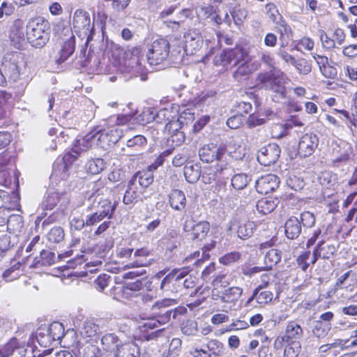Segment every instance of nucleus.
<instances>
[{"label":"nucleus","instance_id":"nucleus-1","mask_svg":"<svg viewBox=\"0 0 357 357\" xmlns=\"http://www.w3.org/2000/svg\"><path fill=\"white\" fill-rule=\"evenodd\" d=\"M94 137V131L86 134L84 137L77 139L73 146L72 151L64 155L62 160L55 162L53 171L50 176L52 183H55L59 187L65 185L66 181L70 177V166L68 162L75 160L77 155L82 151L96 146Z\"/></svg>","mask_w":357,"mask_h":357},{"label":"nucleus","instance_id":"nucleus-2","mask_svg":"<svg viewBox=\"0 0 357 357\" xmlns=\"http://www.w3.org/2000/svg\"><path fill=\"white\" fill-rule=\"evenodd\" d=\"M144 53L139 47H135L123 52V57L120 59V70L130 77H140L142 81L147 79V69L142 63Z\"/></svg>","mask_w":357,"mask_h":357},{"label":"nucleus","instance_id":"nucleus-3","mask_svg":"<svg viewBox=\"0 0 357 357\" xmlns=\"http://www.w3.org/2000/svg\"><path fill=\"white\" fill-rule=\"evenodd\" d=\"M50 24L43 17H37L27 25V39L36 48L44 47L50 39Z\"/></svg>","mask_w":357,"mask_h":357},{"label":"nucleus","instance_id":"nucleus-4","mask_svg":"<svg viewBox=\"0 0 357 357\" xmlns=\"http://www.w3.org/2000/svg\"><path fill=\"white\" fill-rule=\"evenodd\" d=\"M227 150L225 146H217L213 143L204 145L199 151V155L202 162H213L217 161L215 166L216 172H222L228 169Z\"/></svg>","mask_w":357,"mask_h":357},{"label":"nucleus","instance_id":"nucleus-5","mask_svg":"<svg viewBox=\"0 0 357 357\" xmlns=\"http://www.w3.org/2000/svg\"><path fill=\"white\" fill-rule=\"evenodd\" d=\"M59 50L55 55V62L61 64L65 62L74 52L75 38L72 29L68 26L63 28L58 39Z\"/></svg>","mask_w":357,"mask_h":357},{"label":"nucleus","instance_id":"nucleus-6","mask_svg":"<svg viewBox=\"0 0 357 357\" xmlns=\"http://www.w3.org/2000/svg\"><path fill=\"white\" fill-rule=\"evenodd\" d=\"M170 45L166 38L154 40L146 52L147 62L151 66H158L165 61L169 54Z\"/></svg>","mask_w":357,"mask_h":357},{"label":"nucleus","instance_id":"nucleus-7","mask_svg":"<svg viewBox=\"0 0 357 357\" xmlns=\"http://www.w3.org/2000/svg\"><path fill=\"white\" fill-rule=\"evenodd\" d=\"M225 275H218L213 281L214 288L211 292V298L213 300H220L223 303H234L236 301L242 294L243 290L238 287H229L225 290L218 289L219 286H222Z\"/></svg>","mask_w":357,"mask_h":357},{"label":"nucleus","instance_id":"nucleus-8","mask_svg":"<svg viewBox=\"0 0 357 357\" xmlns=\"http://www.w3.org/2000/svg\"><path fill=\"white\" fill-rule=\"evenodd\" d=\"M248 57L246 50L241 47H236L233 49H228L217 54L213 59V63L215 66L227 67L229 65L236 66Z\"/></svg>","mask_w":357,"mask_h":357},{"label":"nucleus","instance_id":"nucleus-9","mask_svg":"<svg viewBox=\"0 0 357 357\" xmlns=\"http://www.w3.org/2000/svg\"><path fill=\"white\" fill-rule=\"evenodd\" d=\"M303 336L302 327L296 321H291L287 323L284 333L278 336L274 341L273 347L276 350H280L285 342H300L299 340Z\"/></svg>","mask_w":357,"mask_h":357},{"label":"nucleus","instance_id":"nucleus-10","mask_svg":"<svg viewBox=\"0 0 357 357\" xmlns=\"http://www.w3.org/2000/svg\"><path fill=\"white\" fill-rule=\"evenodd\" d=\"M73 28L79 35L87 37V41L92 38L94 26L91 23L89 14L83 10H77L73 15Z\"/></svg>","mask_w":357,"mask_h":357},{"label":"nucleus","instance_id":"nucleus-11","mask_svg":"<svg viewBox=\"0 0 357 357\" xmlns=\"http://www.w3.org/2000/svg\"><path fill=\"white\" fill-rule=\"evenodd\" d=\"M259 79L264 86L271 90L272 98L274 102H280L286 96L287 89L281 81L273 77L272 74L266 73L259 75Z\"/></svg>","mask_w":357,"mask_h":357},{"label":"nucleus","instance_id":"nucleus-12","mask_svg":"<svg viewBox=\"0 0 357 357\" xmlns=\"http://www.w3.org/2000/svg\"><path fill=\"white\" fill-rule=\"evenodd\" d=\"M70 203V199L66 193L59 192L57 189L56 191L50 192L45 197L43 201L40 205L42 211H51L58 204L59 208L61 211H64Z\"/></svg>","mask_w":357,"mask_h":357},{"label":"nucleus","instance_id":"nucleus-13","mask_svg":"<svg viewBox=\"0 0 357 357\" xmlns=\"http://www.w3.org/2000/svg\"><path fill=\"white\" fill-rule=\"evenodd\" d=\"M122 135L121 130L119 128L111 129L108 126L107 129L94 132L96 146L103 149H107L111 144L116 143Z\"/></svg>","mask_w":357,"mask_h":357},{"label":"nucleus","instance_id":"nucleus-14","mask_svg":"<svg viewBox=\"0 0 357 357\" xmlns=\"http://www.w3.org/2000/svg\"><path fill=\"white\" fill-rule=\"evenodd\" d=\"M5 68V73L10 78L16 81L25 68V62L23 55L20 52H15L10 55L9 61H5L3 63Z\"/></svg>","mask_w":357,"mask_h":357},{"label":"nucleus","instance_id":"nucleus-15","mask_svg":"<svg viewBox=\"0 0 357 357\" xmlns=\"http://www.w3.org/2000/svg\"><path fill=\"white\" fill-rule=\"evenodd\" d=\"M183 231L190 233L193 240L204 239L210 231V224L207 221H199L196 223L192 220H187L183 224Z\"/></svg>","mask_w":357,"mask_h":357},{"label":"nucleus","instance_id":"nucleus-16","mask_svg":"<svg viewBox=\"0 0 357 357\" xmlns=\"http://www.w3.org/2000/svg\"><path fill=\"white\" fill-rule=\"evenodd\" d=\"M280 149L276 144H269L262 147L257 154V160L264 166L274 164L279 158Z\"/></svg>","mask_w":357,"mask_h":357},{"label":"nucleus","instance_id":"nucleus-17","mask_svg":"<svg viewBox=\"0 0 357 357\" xmlns=\"http://www.w3.org/2000/svg\"><path fill=\"white\" fill-rule=\"evenodd\" d=\"M319 144V138L317 135L310 132L303 135L298 142V152L302 157L311 155Z\"/></svg>","mask_w":357,"mask_h":357},{"label":"nucleus","instance_id":"nucleus-18","mask_svg":"<svg viewBox=\"0 0 357 357\" xmlns=\"http://www.w3.org/2000/svg\"><path fill=\"white\" fill-rule=\"evenodd\" d=\"M280 184L279 178L272 174L260 176L255 183L257 191L260 194H268L274 191Z\"/></svg>","mask_w":357,"mask_h":357},{"label":"nucleus","instance_id":"nucleus-19","mask_svg":"<svg viewBox=\"0 0 357 357\" xmlns=\"http://www.w3.org/2000/svg\"><path fill=\"white\" fill-rule=\"evenodd\" d=\"M132 103H128L127 109H130V112H128L126 109H123V114L110 116L107 121V126L110 127L111 129H114L117 128L116 126H123L132 121L135 122L136 110L132 108Z\"/></svg>","mask_w":357,"mask_h":357},{"label":"nucleus","instance_id":"nucleus-20","mask_svg":"<svg viewBox=\"0 0 357 357\" xmlns=\"http://www.w3.org/2000/svg\"><path fill=\"white\" fill-rule=\"evenodd\" d=\"M184 51L186 54H194L202 46V38L195 30H190L183 36Z\"/></svg>","mask_w":357,"mask_h":357},{"label":"nucleus","instance_id":"nucleus-21","mask_svg":"<svg viewBox=\"0 0 357 357\" xmlns=\"http://www.w3.org/2000/svg\"><path fill=\"white\" fill-rule=\"evenodd\" d=\"M237 227L236 233L238 238L241 239L249 238L253 234L256 229L257 225L252 221L240 222L236 219L233 220L230 222L229 230H234Z\"/></svg>","mask_w":357,"mask_h":357},{"label":"nucleus","instance_id":"nucleus-22","mask_svg":"<svg viewBox=\"0 0 357 357\" xmlns=\"http://www.w3.org/2000/svg\"><path fill=\"white\" fill-rule=\"evenodd\" d=\"M266 12L268 17L275 24H278L282 28L280 29V38H282L284 34H287L290 31L289 26L287 23L282 20V15L280 14L276 6L274 3H269L266 5Z\"/></svg>","mask_w":357,"mask_h":357},{"label":"nucleus","instance_id":"nucleus-23","mask_svg":"<svg viewBox=\"0 0 357 357\" xmlns=\"http://www.w3.org/2000/svg\"><path fill=\"white\" fill-rule=\"evenodd\" d=\"M336 283L337 287L344 288L345 291L350 293L357 287V274L352 271H349L340 275Z\"/></svg>","mask_w":357,"mask_h":357},{"label":"nucleus","instance_id":"nucleus-24","mask_svg":"<svg viewBox=\"0 0 357 357\" xmlns=\"http://www.w3.org/2000/svg\"><path fill=\"white\" fill-rule=\"evenodd\" d=\"M150 252L146 248L137 249L134 254L135 260L128 264L126 267L128 268L135 267H143L151 265L153 259H149Z\"/></svg>","mask_w":357,"mask_h":357},{"label":"nucleus","instance_id":"nucleus-25","mask_svg":"<svg viewBox=\"0 0 357 357\" xmlns=\"http://www.w3.org/2000/svg\"><path fill=\"white\" fill-rule=\"evenodd\" d=\"M172 313V310H167L163 314L158 316L157 317L147 318L144 319V321L140 327H142L145 332L146 329H153L165 324L169 321Z\"/></svg>","mask_w":357,"mask_h":357},{"label":"nucleus","instance_id":"nucleus-26","mask_svg":"<svg viewBox=\"0 0 357 357\" xmlns=\"http://www.w3.org/2000/svg\"><path fill=\"white\" fill-rule=\"evenodd\" d=\"M169 202L173 209L178 211L184 210L186 206V197L184 192L178 189L173 190L169 195Z\"/></svg>","mask_w":357,"mask_h":357},{"label":"nucleus","instance_id":"nucleus-27","mask_svg":"<svg viewBox=\"0 0 357 357\" xmlns=\"http://www.w3.org/2000/svg\"><path fill=\"white\" fill-rule=\"evenodd\" d=\"M284 231L285 235L288 238H297L301 233V225L300 220L296 217L289 218L286 221Z\"/></svg>","mask_w":357,"mask_h":357},{"label":"nucleus","instance_id":"nucleus-28","mask_svg":"<svg viewBox=\"0 0 357 357\" xmlns=\"http://www.w3.org/2000/svg\"><path fill=\"white\" fill-rule=\"evenodd\" d=\"M138 346L134 342L122 344L114 354V357H139Z\"/></svg>","mask_w":357,"mask_h":357},{"label":"nucleus","instance_id":"nucleus-29","mask_svg":"<svg viewBox=\"0 0 357 357\" xmlns=\"http://www.w3.org/2000/svg\"><path fill=\"white\" fill-rule=\"evenodd\" d=\"M101 344L105 351L114 354L122 343L115 334L107 333L102 337Z\"/></svg>","mask_w":357,"mask_h":357},{"label":"nucleus","instance_id":"nucleus-30","mask_svg":"<svg viewBox=\"0 0 357 357\" xmlns=\"http://www.w3.org/2000/svg\"><path fill=\"white\" fill-rule=\"evenodd\" d=\"M278 200L272 197H264L256 204V209L261 215H268L273 212L278 206Z\"/></svg>","mask_w":357,"mask_h":357},{"label":"nucleus","instance_id":"nucleus-31","mask_svg":"<svg viewBox=\"0 0 357 357\" xmlns=\"http://www.w3.org/2000/svg\"><path fill=\"white\" fill-rule=\"evenodd\" d=\"M116 202H112L108 199L100 198L98 200L96 211L100 213V216H104L108 219H111L116 208Z\"/></svg>","mask_w":357,"mask_h":357},{"label":"nucleus","instance_id":"nucleus-32","mask_svg":"<svg viewBox=\"0 0 357 357\" xmlns=\"http://www.w3.org/2000/svg\"><path fill=\"white\" fill-rule=\"evenodd\" d=\"M153 174L150 171H139L130 179L132 183L137 184L142 188H148L153 181Z\"/></svg>","mask_w":357,"mask_h":357},{"label":"nucleus","instance_id":"nucleus-33","mask_svg":"<svg viewBox=\"0 0 357 357\" xmlns=\"http://www.w3.org/2000/svg\"><path fill=\"white\" fill-rule=\"evenodd\" d=\"M261 289H263V286L259 285V287L255 289L252 296L248 300V303L255 299L259 304L265 305L273 300V294L267 290L260 291Z\"/></svg>","mask_w":357,"mask_h":357},{"label":"nucleus","instance_id":"nucleus-34","mask_svg":"<svg viewBox=\"0 0 357 357\" xmlns=\"http://www.w3.org/2000/svg\"><path fill=\"white\" fill-rule=\"evenodd\" d=\"M100 333V327L93 319H86L80 328L81 335L86 337H93Z\"/></svg>","mask_w":357,"mask_h":357},{"label":"nucleus","instance_id":"nucleus-35","mask_svg":"<svg viewBox=\"0 0 357 357\" xmlns=\"http://www.w3.org/2000/svg\"><path fill=\"white\" fill-rule=\"evenodd\" d=\"M281 260V252L277 249L271 248L265 253L264 258V269H271Z\"/></svg>","mask_w":357,"mask_h":357},{"label":"nucleus","instance_id":"nucleus-36","mask_svg":"<svg viewBox=\"0 0 357 357\" xmlns=\"http://www.w3.org/2000/svg\"><path fill=\"white\" fill-rule=\"evenodd\" d=\"M248 57L245 60L242 61L243 63L234 73L233 76L238 82L246 79L248 76L255 70L253 66L248 62Z\"/></svg>","mask_w":357,"mask_h":357},{"label":"nucleus","instance_id":"nucleus-37","mask_svg":"<svg viewBox=\"0 0 357 357\" xmlns=\"http://www.w3.org/2000/svg\"><path fill=\"white\" fill-rule=\"evenodd\" d=\"M140 194L141 192L139 190L137 185L135 183H132V181L130 180L125 192L123 202L125 204L135 203L140 198Z\"/></svg>","mask_w":357,"mask_h":357},{"label":"nucleus","instance_id":"nucleus-38","mask_svg":"<svg viewBox=\"0 0 357 357\" xmlns=\"http://www.w3.org/2000/svg\"><path fill=\"white\" fill-rule=\"evenodd\" d=\"M192 15V10L188 8L182 9L176 13L174 18L169 22L167 26L173 29H177L181 24H182L186 19L190 17Z\"/></svg>","mask_w":357,"mask_h":357},{"label":"nucleus","instance_id":"nucleus-39","mask_svg":"<svg viewBox=\"0 0 357 357\" xmlns=\"http://www.w3.org/2000/svg\"><path fill=\"white\" fill-rule=\"evenodd\" d=\"M10 38L13 41L16 40L17 43H20L21 41L24 40V22L22 20L17 19L13 22Z\"/></svg>","mask_w":357,"mask_h":357},{"label":"nucleus","instance_id":"nucleus-40","mask_svg":"<svg viewBox=\"0 0 357 357\" xmlns=\"http://www.w3.org/2000/svg\"><path fill=\"white\" fill-rule=\"evenodd\" d=\"M147 144L146 139L141 135H137L128 139L126 142V145L128 148L132 149L137 151L135 155H140L139 153L144 149Z\"/></svg>","mask_w":357,"mask_h":357},{"label":"nucleus","instance_id":"nucleus-41","mask_svg":"<svg viewBox=\"0 0 357 357\" xmlns=\"http://www.w3.org/2000/svg\"><path fill=\"white\" fill-rule=\"evenodd\" d=\"M106 167V163L102 158H91L86 165V171L91 174H98Z\"/></svg>","mask_w":357,"mask_h":357},{"label":"nucleus","instance_id":"nucleus-42","mask_svg":"<svg viewBox=\"0 0 357 357\" xmlns=\"http://www.w3.org/2000/svg\"><path fill=\"white\" fill-rule=\"evenodd\" d=\"M22 264L17 262L11 267L5 270L2 274V278L6 282H12L17 279L22 273Z\"/></svg>","mask_w":357,"mask_h":357},{"label":"nucleus","instance_id":"nucleus-43","mask_svg":"<svg viewBox=\"0 0 357 357\" xmlns=\"http://www.w3.org/2000/svg\"><path fill=\"white\" fill-rule=\"evenodd\" d=\"M153 121H155V109L151 107L145 109L140 115L135 116V122L140 125H145Z\"/></svg>","mask_w":357,"mask_h":357},{"label":"nucleus","instance_id":"nucleus-44","mask_svg":"<svg viewBox=\"0 0 357 357\" xmlns=\"http://www.w3.org/2000/svg\"><path fill=\"white\" fill-rule=\"evenodd\" d=\"M79 356L80 357H100L101 351L95 344H87L79 348Z\"/></svg>","mask_w":357,"mask_h":357},{"label":"nucleus","instance_id":"nucleus-45","mask_svg":"<svg viewBox=\"0 0 357 357\" xmlns=\"http://www.w3.org/2000/svg\"><path fill=\"white\" fill-rule=\"evenodd\" d=\"M335 252V246L322 242L319 243L317 248L314 250V255L324 259H329Z\"/></svg>","mask_w":357,"mask_h":357},{"label":"nucleus","instance_id":"nucleus-46","mask_svg":"<svg viewBox=\"0 0 357 357\" xmlns=\"http://www.w3.org/2000/svg\"><path fill=\"white\" fill-rule=\"evenodd\" d=\"M317 256L313 253L311 255L310 251H305L297 259L298 266L303 271H306L310 264H314L317 261Z\"/></svg>","mask_w":357,"mask_h":357},{"label":"nucleus","instance_id":"nucleus-47","mask_svg":"<svg viewBox=\"0 0 357 357\" xmlns=\"http://www.w3.org/2000/svg\"><path fill=\"white\" fill-rule=\"evenodd\" d=\"M36 338L38 344L44 347L50 346L54 342L46 328H40L36 332Z\"/></svg>","mask_w":357,"mask_h":357},{"label":"nucleus","instance_id":"nucleus-48","mask_svg":"<svg viewBox=\"0 0 357 357\" xmlns=\"http://www.w3.org/2000/svg\"><path fill=\"white\" fill-rule=\"evenodd\" d=\"M293 127L291 122L284 124H275L271 128V135L273 138L280 139L287 135L288 130Z\"/></svg>","mask_w":357,"mask_h":357},{"label":"nucleus","instance_id":"nucleus-49","mask_svg":"<svg viewBox=\"0 0 357 357\" xmlns=\"http://www.w3.org/2000/svg\"><path fill=\"white\" fill-rule=\"evenodd\" d=\"M331 325L330 323L324 322L322 321H315L314 328L312 329L313 335L318 338L326 337L331 331Z\"/></svg>","mask_w":357,"mask_h":357},{"label":"nucleus","instance_id":"nucleus-50","mask_svg":"<svg viewBox=\"0 0 357 357\" xmlns=\"http://www.w3.org/2000/svg\"><path fill=\"white\" fill-rule=\"evenodd\" d=\"M175 116V112H173L172 107L169 108L165 107L159 111L155 110V121L158 123H167Z\"/></svg>","mask_w":357,"mask_h":357},{"label":"nucleus","instance_id":"nucleus-51","mask_svg":"<svg viewBox=\"0 0 357 357\" xmlns=\"http://www.w3.org/2000/svg\"><path fill=\"white\" fill-rule=\"evenodd\" d=\"M46 328L54 341L59 340L64 336V327L60 322H53Z\"/></svg>","mask_w":357,"mask_h":357},{"label":"nucleus","instance_id":"nucleus-52","mask_svg":"<svg viewBox=\"0 0 357 357\" xmlns=\"http://www.w3.org/2000/svg\"><path fill=\"white\" fill-rule=\"evenodd\" d=\"M250 181V178L249 176L243 173L235 174L231 178V185L236 190L244 189Z\"/></svg>","mask_w":357,"mask_h":357},{"label":"nucleus","instance_id":"nucleus-53","mask_svg":"<svg viewBox=\"0 0 357 357\" xmlns=\"http://www.w3.org/2000/svg\"><path fill=\"white\" fill-rule=\"evenodd\" d=\"M184 176L190 183L197 182L200 177V171L197 166L186 165L184 167Z\"/></svg>","mask_w":357,"mask_h":357},{"label":"nucleus","instance_id":"nucleus-54","mask_svg":"<svg viewBox=\"0 0 357 357\" xmlns=\"http://www.w3.org/2000/svg\"><path fill=\"white\" fill-rule=\"evenodd\" d=\"M18 344V340L16 338H13L6 344L0 346V357H10Z\"/></svg>","mask_w":357,"mask_h":357},{"label":"nucleus","instance_id":"nucleus-55","mask_svg":"<svg viewBox=\"0 0 357 357\" xmlns=\"http://www.w3.org/2000/svg\"><path fill=\"white\" fill-rule=\"evenodd\" d=\"M283 357H298L301 351V342H287Z\"/></svg>","mask_w":357,"mask_h":357},{"label":"nucleus","instance_id":"nucleus-56","mask_svg":"<svg viewBox=\"0 0 357 357\" xmlns=\"http://www.w3.org/2000/svg\"><path fill=\"white\" fill-rule=\"evenodd\" d=\"M12 98L10 93L5 91H0V119L5 117L6 110L8 109V103Z\"/></svg>","mask_w":357,"mask_h":357},{"label":"nucleus","instance_id":"nucleus-57","mask_svg":"<svg viewBox=\"0 0 357 357\" xmlns=\"http://www.w3.org/2000/svg\"><path fill=\"white\" fill-rule=\"evenodd\" d=\"M181 330V332L185 335H195L198 331L197 323L194 320H187L182 324Z\"/></svg>","mask_w":357,"mask_h":357},{"label":"nucleus","instance_id":"nucleus-58","mask_svg":"<svg viewBox=\"0 0 357 357\" xmlns=\"http://www.w3.org/2000/svg\"><path fill=\"white\" fill-rule=\"evenodd\" d=\"M47 238L51 243H60L64 238V231L61 227H54L48 232Z\"/></svg>","mask_w":357,"mask_h":357},{"label":"nucleus","instance_id":"nucleus-59","mask_svg":"<svg viewBox=\"0 0 357 357\" xmlns=\"http://www.w3.org/2000/svg\"><path fill=\"white\" fill-rule=\"evenodd\" d=\"M174 116L169 122H167L165 125V129L169 134L172 135L178 131H181V129L183 128L184 125V122L181 121L178 116Z\"/></svg>","mask_w":357,"mask_h":357},{"label":"nucleus","instance_id":"nucleus-60","mask_svg":"<svg viewBox=\"0 0 357 357\" xmlns=\"http://www.w3.org/2000/svg\"><path fill=\"white\" fill-rule=\"evenodd\" d=\"M344 291H345L344 288L337 287V283H335L334 288L331 289L330 291H328V297H335L337 300L343 301L349 298L348 292H347V294H344Z\"/></svg>","mask_w":357,"mask_h":357},{"label":"nucleus","instance_id":"nucleus-61","mask_svg":"<svg viewBox=\"0 0 357 357\" xmlns=\"http://www.w3.org/2000/svg\"><path fill=\"white\" fill-rule=\"evenodd\" d=\"M294 66H295L298 72L302 75H307L312 70L311 64L304 59L296 60Z\"/></svg>","mask_w":357,"mask_h":357},{"label":"nucleus","instance_id":"nucleus-62","mask_svg":"<svg viewBox=\"0 0 357 357\" xmlns=\"http://www.w3.org/2000/svg\"><path fill=\"white\" fill-rule=\"evenodd\" d=\"M315 216L310 211H304L300 215V222L303 227L310 228L314 226L315 223Z\"/></svg>","mask_w":357,"mask_h":357},{"label":"nucleus","instance_id":"nucleus-63","mask_svg":"<svg viewBox=\"0 0 357 357\" xmlns=\"http://www.w3.org/2000/svg\"><path fill=\"white\" fill-rule=\"evenodd\" d=\"M190 270L189 267H183L179 269H174L170 272L174 282L180 283L181 281L188 276Z\"/></svg>","mask_w":357,"mask_h":357},{"label":"nucleus","instance_id":"nucleus-64","mask_svg":"<svg viewBox=\"0 0 357 357\" xmlns=\"http://www.w3.org/2000/svg\"><path fill=\"white\" fill-rule=\"evenodd\" d=\"M208 351L211 352V355L216 356L221 355L223 349V344L217 340H211L207 343Z\"/></svg>","mask_w":357,"mask_h":357}]
</instances>
